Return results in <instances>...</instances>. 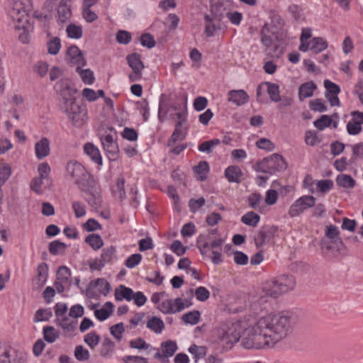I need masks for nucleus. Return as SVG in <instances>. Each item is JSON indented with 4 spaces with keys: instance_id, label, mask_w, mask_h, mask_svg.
I'll return each mask as SVG.
<instances>
[{
    "instance_id": "nucleus-55",
    "label": "nucleus",
    "mask_w": 363,
    "mask_h": 363,
    "mask_svg": "<svg viewBox=\"0 0 363 363\" xmlns=\"http://www.w3.org/2000/svg\"><path fill=\"white\" fill-rule=\"evenodd\" d=\"M49 69V65L44 61H38L33 66V71L38 74L40 77L47 75Z\"/></svg>"
},
{
    "instance_id": "nucleus-19",
    "label": "nucleus",
    "mask_w": 363,
    "mask_h": 363,
    "mask_svg": "<svg viewBox=\"0 0 363 363\" xmlns=\"http://www.w3.org/2000/svg\"><path fill=\"white\" fill-rule=\"evenodd\" d=\"M273 237V232L269 227H262L254 237V241L257 248L262 247Z\"/></svg>"
},
{
    "instance_id": "nucleus-26",
    "label": "nucleus",
    "mask_w": 363,
    "mask_h": 363,
    "mask_svg": "<svg viewBox=\"0 0 363 363\" xmlns=\"http://www.w3.org/2000/svg\"><path fill=\"white\" fill-rule=\"evenodd\" d=\"M316 89L317 86L313 81L302 84L298 88L299 100L302 101L306 98L311 97Z\"/></svg>"
},
{
    "instance_id": "nucleus-31",
    "label": "nucleus",
    "mask_w": 363,
    "mask_h": 363,
    "mask_svg": "<svg viewBox=\"0 0 363 363\" xmlns=\"http://www.w3.org/2000/svg\"><path fill=\"white\" fill-rule=\"evenodd\" d=\"M146 327L155 333L160 334L164 328V323L160 318L152 316L149 318Z\"/></svg>"
},
{
    "instance_id": "nucleus-4",
    "label": "nucleus",
    "mask_w": 363,
    "mask_h": 363,
    "mask_svg": "<svg viewBox=\"0 0 363 363\" xmlns=\"http://www.w3.org/2000/svg\"><path fill=\"white\" fill-rule=\"evenodd\" d=\"M60 109L75 128H82L88 121V111L86 106L77 104L75 99L61 102Z\"/></svg>"
},
{
    "instance_id": "nucleus-52",
    "label": "nucleus",
    "mask_w": 363,
    "mask_h": 363,
    "mask_svg": "<svg viewBox=\"0 0 363 363\" xmlns=\"http://www.w3.org/2000/svg\"><path fill=\"white\" fill-rule=\"evenodd\" d=\"M52 316V312L50 309H38L33 317L35 323L47 321Z\"/></svg>"
},
{
    "instance_id": "nucleus-38",
    "label": "nucleus",
    "mask_w": 363,
    "mask_h": 363,
    "mask_svg": "<svg viewBox=\"0 0 363 363\" xmlns=\"http://www.w3.org/2000/svg\"><path fill=\"white\" fill-rule=\"evenodd\" d=\"M61 40L58 37H53L47 42L48 52L52 55H56L61 49Z\"/></svg>"
},
{
    "instance_id": "nucleus-43",
    "label": "nucleus",
    "mask_w": 363,
    "mask_h": 363,
    "mask_svg": "<svg viewBox=\"0 0 363 363\" xmlns=\"http://www.w3.org/2000/svg\"><path fill=\"white\" fill-rule=\"evenodd\" d=\"M194 171L199 175V179L203 181L206 179V174L209 171V165L206 161H201L194 167Z\"/></svg>"
},
{
    "instance_id": "nucleus-41",
    "label": "nucleus",
    "mask_w": 363,
    "mask_h": 363,
    "mask_svg": "<svg viewBox=\"0 0 363 363\" xmlns=\"http://www.w3.org/2000/svg\"><path fill=\"white\" fill-rule=\"evenodd\" d=\"M336 183L338 186L343 188H353L355 185V180L347 174H340L336 178Z\"/></svg>"
},
{
    "instance_id": "nucleus-20",
    "label": "nucleus",
    "mask_w": 363,
    "mask_h": 363,
    "mask_svg": "<svg viewBox=\"0 0 363 363\" xmlns=\"http://www.w3.org/2000/svg\"><path fill=\"white\" fill-rule=\"evenodd\" d=\"M276 279L281 294L293 290L296 286L295 278L291 275L283 274L276 277Z\"/></svg>"
},
{
    "instance_id": "nucleus-48",
    "label": "nucleus",
    "mask_w": 363,
    "mask_h": 363,
    "mask_svg": "<svg viewBox=\"0 0 363 363\" xmlns=\"http://www.w3.org/2000/svg\"><path fill=\"white\" fill-rule=\"evenodd\" d=\"M113 194L121 200L125 197V179L123 177L118 178Z\"/></svg>"
},
{
    "instance_id": "nucleus-10",
    "label": "nucleus",
    "mask_w": 363,
    "mask_h": 363,
    "mask_svg": "<svg viewBox=\"0 0 363 363\" xmlns=\"http://www.w3.org/2000/svg\"><path fill=\"white\" fill-rule=\"evenodd\" d=\"M315 198L310 195H304L297 199L290 206L288 215L291 218L299 216L307 209L315 206Z\"/></svg>"
},
{
    "instance_id": "nucleus-51",
    "label": "nucleus",
    "mask_w": 363,
    "mask_h": 363,
    "mask_svg": "<svg viewBox=\"0 0 363 363\" xmlns=\"http://www.w3.org/2000/svg\"><path fill=\"white\" fill-rule=\"evenodd\" d=\"M138 109L140 113L143 116V121H147L150 117V108L148 101L146 99H143L140 101H138L137 104Z\"/></svg>"
},
{
    "instance_id": "nucleus-8",
    "label": "nucleus",
    "mask_w": 363,
    "mask_h": 363,
    "mask_svg": "<svg viewBox=\"0 0 363 363\" xmlns=\"http://www.w3.org/2000/svg\"><path fill=\"white\" fill-rule=\"evenodd\" d=\"M117 260L116 248L111 245L102 250L99 257H96L89 263L91 271H100L106 264H111Z\"/></svg>"
},
{
    "instance_id": "nucleus-9",
    "label": "nucleus",
    "mask_w": 363,
    "mask_h": 363,
    "mask_svg": "<svg viewBox=\"0 0 363 363\" xmlns=\"http://www.w3.org/2000/svg\"><path fill=\"white\" fill-rule=\"evenodd\" d=\"M100 140L108 160L112 161L116 160L119 153V148L116 141V133L112 134L111 129H110V132L105 131L104 133L101 134Z\"/></svg>"
},
{
    "instance_id": "nucleus-40",
    "label": "nucleus",
    "mask_w": 363,
    "mask_h": 363,
    "mask_svg": "<svg viewBox=\"0 0 363 363\" xmlns=\"http://www.w3.org/2000/svg\"><path fill=\"white\" fill-rule=\"evenodd\" d=\"M67 37L72 39H79L83 34V30L81 26L74 23H69L66 28Z\"/></svg>"
},
{
    "instance_id": "nucleus-57",
    "label": "nucleus",
    "mask_w": 363,
    "mask_h": 363,
    "mask_svg": "<svg viewBox=\"0 0 363 363\" xmlns=\"http://www.w3.org/2000/svg\"><path fill=\"white\" fill-rule=\"evenodd\" d=\"M11 174V167L7 164H0V184L4 185Z\"/></svg>"
},
{
    "instance_id": "nucleus-36",
    "label": "nucleus",
    "mask_w": 363,
    "mask_h": 363,
    "mask_svg": "<svg viewBox=\"0 0 363 363\" xmlns=\"http://www.w3.org/2000/svg\"><path fill=\"white\" fill-rule=\"evenodd\" d=\"M69 316L65 313L56 318V324L64 330L72 331L75 327L76 322L70 320Z\"/></svg>"
},
{
    "instance_id": "nucleus-30",
    "label": "nucleus",
    "mask_w": 363,
    "mask_h": 363,
    "mask_svg": "<svg viewBox=\"0 0 363 363\" xmlns=\"http://www.w3.org/2000/svg\"><path fill=\"white\" fill-rule=\"evenodd\" d=\"M84 66H77L76 67V72L79 75L82 81L88 85H91L95 81V77L93 71L90 69H82Z\"/></svg>"
},
{
    "instance_id": "nucleus-56",
    "label": "nucleus",
    "mask_w": 363,
    "mask_h": 363,
    "mask_svg": "<svg viewBox=\"0 0 363 363\" xmlns=\"http://www.w3.org/2000/svg\"><path fill=\"white\" fill-rule=\"evenodd\" d=\"M71 277V271L66 266H61L57 272V280L62 282H67Z\"/></svg>"
},
{
    "instance_id": "nucleus-45",
    "label": "nucleus",
    "mask_w": 363,
    "mask_h": 363,
    "mask_svg": "<svg viewBox=\"0 0 363 363\" xmlns=\"http://www.w3.org/2000/svg\"><path fill=\"white\" fill-rule=\"evenodd\" d=\"M188 351L191 353L194 358L195 359V362H197L198 359L203 357L206 354V347L204 346H197L196 345H191Z\"/></svg>"
},
{
    "instance_id": "nucleus-34",
    "label": "nucleus",
    "mask_w": 363,
    "mask_h": 363,
    "mask_svg": "<svg viewBox=\"0 0 363 363\" xmlns=\"http://www.w3.org/2000/svg\"><path fill=\"white\" fill-rule=\"evenodd\" d=\"M240 220L246 225L255 228L260 221V216L253 211H248L241 217Z\"/></svg>"
},
{
    "instance_id": "nucleus-61",
    "label": "nucleus",
    "mask_w": 363,
    "mask_h": 363,
    "mask_svg": "<svg viewBox=\"0 0 363 363\" xmlns=\"http://www.w3.org/2000/svg\"><path fill=\"white\" fill-rule=\"evenodd\" d=\"M196 298L201 302L206 301L210 296L209 291L204 286H199L194 292Z\"/></svg>"
},
{
    "instance_id": "nucleus-22",
    "label": "nucleus",
    "mask_w": 363,
    "mask_h": 363,
    "mask_svg": "<svg viewBox=\"0 0 363 363\" xmlns=\"http://www.w3.org/2000/svg\"><path fill=\"white\" fill-rule=\"evenodd\" d=\"M50 141L47 138H42L35 145V154L38 160H42L50 155Z\"/></svg>"
},
{
    "instance_id": "nucleus-27",
    "label": "nucleus",
    "mask_w": 363,
    "mask_h": 363,
    "mask_svg": "<svg viewBox=\"0 0 363 363\" xmlns=\"http://www.w3.org/2000/svg\"><path fill=\"white\" fill-rule=\"evenodd\" d=\"M263 292L267 296L272 298H277L281 294H282L277 283L276 278L265 283L263 286Z\"/></svg>"
},
{
    "instance_id": "nucleus-28",
    "label": "nucleus",
    "mask_w": 363,
    "mask_h": 363,
    "mask_svg": "<svg viewBox=\"0 0 363 363\" xmlns=\"http://www.w3.org/2000/svg\"><path fill=\"white\" fill-rule=\"evenodd\" d=\"M263 85L267 88V93L270 100L276 103L279 102L281 100L279 86L270 82H265Z\"/></svg>"
},
{
    "instance_id": "nucleus-7",
    "label": "nucleus",
    "mask_w": 363,
    "mask_h": 363,
    "mask_svg": "<svg viewBox=\"0 0 363 363\" xmlns=\"http://www.w3.org/2000/svg\"><path fill=\"white\" fill-rule=\"evenodd\" d=\"M114 296L117 301H121L123 299L127 301H133L138 307L144 306L147 302V297L142 291L134 292L132 289L124 285H120L116 289Z\"/></svg>"
},
{
    "instance_id": "nucleus-17",
    "label": "nucleus",
    "mask_w": 363,
    "mask_h": 363,
    "mask_svg": "<svg viewBox=\"0 0 363 363\" xmlns=\"http://www.w3.org/2000/svg\"><path fill=\"white\" fill-rule=\"evenodd\" d=\"M67 61L70 65L76 66H85L86 61L82 51L76 45H72L67 50Z\"/></svg>"
},
{
    "instance_id": "nucleus-64",
    "label": "nucleus",
    "mask_w": 363,
    "mask_h": 363,
    "mask_svg": "<svg viewBox=\"0 0 363 363\" xmlns=\"http://www.w3.org/2000/svg\"><path fill=\"white\" fill-rule=\"evenodd\" d=\"M72 207L77 218H81L86 215V207L83 203L80 201H73Z\"/></svg>"
},
{
    "instance_id": "nucleus-47",
    "label": "nucleus",
    "mask_w": 363,
    "mask_h": 363,
    "mask_svg": "<svg viewBox=\"0 0 363 363\" xmlns=\"http://www.w3.org/2000/svg\"><path fill=\"white\" fill-rule=\"evenodd\" d=\"M332 122L333 121L329 116L323 115L313 122V125L317 129L323 130L325 128L330 126Z\"/></svg>"
},
{
    "instance_id": "nucleus-1",
    "label": "nucleus",
    "mask_w": 363,
    "mask_h": 363,
    "mask_svg": "<svg viewBox=\"0 0 363 363\" xmlns=\"http://www.w3.org/2000/svg\"><path fill=\"white\" fill-rule=\"evenodd\" d=\"M295 323L294 316L288 311L259 318L249 315L240 321L220 324L213 330V336L223 347H230L241 339L245 349L273 348L293 333Z\"/></svg>"
},
{
    "instance_id": "nucleus-39",
    "label": "nucleus",
    "mask_w": 363,
    "mask_h": 363,
    "mask_svg": "<svg viewBox=\"0 0 363 363\" xmlns=\"http://www.w3.org/2000/svg\"><path fill=\"white\" fill-rule=\"evenodd\" d=\"M51 168L48 163L42 162L38 167V177L41 179H44L46 184L51 183V179L50 177Z\"/></svg>"
},
{
    "instance_id": "nucleus-15",
    "label": "nucleus",
    "mask_w": 363,
    "mask_h": 363,
    "mask_svg": "<svg viewBox=\"0 0 363 363\" xmlns=\"http://www.w3.org/2000/svg\"><path fill=\"white\" fill-rule=\"evenodd\" d=\"M162 103L160 102L158 109V119L160 122H163L164 118L169 111H174L176 112L187 109V97L177 98L176 101L171 102L167 110L162 113Z\"/></svg>"
},
{
    "instance_id": "nucleus-37",
    "label": "nucleus",
    "mask_w": 363,
    "mask_h": 363,
    "mask_svg": "<svg viewBox=\"0 0 363 363\" xmlns=\"http://www.w3.org/2000/svg\"><path fill=\"white\" fill-rule=\"evenodd\" d=\"M85 242L94 250H99L104 245L101 237L98 234H90L86 239Z\"/></svg>"
},
{
    "instance_id": "nucleus-16",
    "label": "nucleus",
    "mask_w": 363,
    "mask_h": 363,
    "mask_svg": "<svg viewBox=\"0 0 363 363\" xmlns=\"http://www.w3.org/2000/svg\"><path fill=\"white\" fill-rule=\"evenodd\" d=\"M71 0H60L57 9L56 21L58 24L67 23L72 17Z\"/></svg>"
},
{
    "instance_id": "nucleus-35",
    "label": "nucleus",
    "mask_w": 363,
    "mask_h": 363,
    "mask_svg": "<svg viewBox=\"0 0 363 363\" xmlns=\"http://www.w3.org/2000/svg\"><path fill=\"white\" fill-rule=\"evenodd\" d=\"M44 340L48 343L55 342L60 337V332L53 326H45L43 328Z\"/></svg>"
},
{
    "instance_id": "nucleus-2",
    "label": "nucleus",
    "mask_w": 363,
    "mask_h": 363,
    "mask_svg": "<svg viewBox=\"0 0 363 363\" xmlns=\"http://www.w3.org/2000/svg\"><path fill=\"white\" fill-rule=\"evenodd\" d=\"M67 175L74 180L79 189L86 194L85 200L93 208L101 204L100 190L93 176L79 162L69 161L66 166Z\"/></svg>"
},
{
    "instance_id": "nucleus-32",
    "label": "nucleus",
    "mask_w": 363,
    "mask_h": 363,
    "mask_svg": "<svg viewBox=\"0 0 363 363\" xmlns=\"http://www.w3.org/2000/svg\"><path fill=\"white\" fill-rule=\"evenodd\" d=\"M328 47V42L321 37H315L311 40V51L314 54L324 51Z\"/></svg>"
},
{
    "instance_id": "nucleus-13",
    "label": "nucleus",
    "mask_w": 363,
    "mask_h": 363,
    "mask_svg": "<svg viewBox=\"0 0 363 363\" xmlns=\"http://www.w3.org/2000/svg\"><path fill=\"white\" fill-rule=\"evenodd\" d=\"M9 15L13 21L19 23L28 22V12L25 4L21 0L13 1L9 11Z\"/></svg>"
},
{
    "instance_id": "nucleus-14",
    "label": "nucleus",
    "mask_w": 363,
    "mask_h": 363,
    "mask_svg": "<svg viewBox=\"0 0 363 363\" xmlns=\"http://www.w3.org/2000/svg\"><path fill=\"white\" fill-rule=\"evenodd\" d=\"M0 363H23L21 353L10 346L0 347Z\"/></svg>"
},
{
    "instance_id": "nucleus-60",
    "label": "nucleus",
    "mask_w": 363,
    "mask_h": 363,
    "mask_svg": "<svg viewBox=\"0 0 363 363\" xmlns=\"http://www.w3.org/2000/svg\"><path fill=\"white\" fill-rule=\"evenodd\" d=\"M310 108L313 111L324 112L327 110L325 102L321 99H316L310 101Z\"/></svg>"
},
{
    "instance_id": "nucleus-54",
    "label": "nucleus",
    "mask_w": 363,
    "mask_h": 363,
    "mask_svg": "<svg viewBox=\"0 0 363 363\" xmlns=\"http://www.w3.org/2000/svg\"><path fill=\"white\" fill-rule=\"evenodd\" d=\"M89 352L82 345H77L74 350V357L79 362L86 361L89 359Z\"/></svg>"
},
{
    "instance_id": "nucleus-33",
    "label": "nucleus",
    "mask_w": 363,
    "mask_h": 363,
    "mask_svg": "<svg viewBox=\"0 0 363 363\" xmlns=\"http://www.w3.org/2000/svg\"><path fill=\"white\" fill-rule=\"evenodd\" d=\"M160 347L162 355L165 358L172 357L178 349L176 342L172 340H167L162 342L160 345Z\"/></svg>"
},
{
    "instance_id": "nucleus-50",
    "label": "nucleus",
    "mask_w": 363,
    "mask_h": 363,
    "mask_svg": "<svg viewBox=\"0 0 363 363\" xmlns=\"http://www.w3.org/2000/svg\"><path fill=\"white\" fill-rule=\"evenodd\" d=\"M38 281L41 285H43L48 276V266L46 263H40L37 268Z\"/></svg>"
},
{
    "instance_id": "nucleus-44",
    "label": "nucleus",
    "mask_w": 363,
    "mask_h": 363,
    "mask_svg": "<svg viewBox=\"0 0 363 363\" xmlns=\"http://www.w3.org/2000/svg\"><path fill=\"white\" fill-rule=\"evenodd\" d=\"M325 235L334 244H342V242L339 237V230L336 226L330 225V226L327 227Z\"/></svg>"
},
{
    "instance_id": "nucleus-58",
    "label": "nucleus",
    "mask_w": 363,
    "mask_h": 363,
    "mask_svg": "<svg viewBox=\"0 0 363 363\" xmlns=\"http://www.w3.org/2000/svg\"><path fill=\"white\" fill-rule=\"evenodd\" d=\"M362 130V127L360 123L350 120L347 124V131L349 135H356L360 133Z\"/></svg>"
},
{
    "instance_id": "nucleus-25",
    "label": "nucleus",
    "mask_w": 363,
    "mask_h": 363,
    "mask_svg": "<svg viewBox=\"0 0 363 363\" xmlns=\"http://www.w3.org/2000/svg\"><path fill=\"white\" fill-rule=\"evenodd\" d=\"M187 133V127L181 125L180 123H176L174 130L168 140V146H172L177 141L183 140Z\"/></svg>"
},
{
    "instance_id": "nucleus-11",
    "label": "nucleus",
    "mask_w": 363,
    "mask_h": 363,
    "mask_svg": "<svg viewBox=\"0 0 363 363\" xmlns=\"http://www.w3.org/2000/svg\"><path fill=\"white\" fill-rule=\"evenodd\" d=\"M127 62L131 67L133 72L129 74L128 78L130 82H138L142 79V72L144 69V65L141 61L140 55L133 53L127 56Z\"/></svg>"
},
{
    "instance_id": "nucleus-42",
    "label": "nucleus",
    "mask_w": 363,
    "mask_h": 363,
    "mask_svg": "<svg viewBox=\"0 0 363 363\" xmlns=\"http://www.w3.org/2000/svg\"><path fill=\"white\" fill-rule=\"evenodd\" d=\"M201 318V313L199 311H192L184 313L182 316V320L186 324H190L194 325L199 322Z\"/></svg>"
},
{
    "instance_id": "nucleus-53",
    "label": "nucleus",
    "mask_w": 363,
    "mask_h": 363,
    "mask_svg": "<svg viewBox=\"0 0 363 363\" xmlns=\"http://www.w3.org/2000/svg\"><path fill=\"white\" fill-rule=\"evenodd\" d=\"M66 245L59 240L52 241L49 244V252L51 255H56L65 251Z\"/></svg>"
},
{
    "instance_id": "nucleus-24",
    "label": "nucleus",
    "mask_w": 363,
    "mask_h": 363,
    "mask_svg": "<svg viewBox=\"0 0 363 363\" xmlns=\"http://www.w3.org/2000/svg\"><path fill=\"white\" fill-rule=\"evenodd\" d=\"M225 177L230 183H240L243 173L238 166L231 165L228 167L224 172Z\"/></svg>"
},
{
    "instance_id": "nucleus-49",
    "label": "nucleus",
    "mask_w": 363,
    "mask_h": 363,
    "mask_svg": "<svg viewBox=\"0 0 363 363\" xmlns=\"http://www.w3.org/2000/svg\"><path fill=\"white\" fill-rule=\"evenodd\" d=\"M84 341L91 349H94L100 342V337L95 332H90L84 336Z\"/></svg>"
},
{
    "instance_id": "nucleus-46",
    "label": "nucleus",
    "mask_w": 363,
    "mask_h": 363,
    "mask_svg": "<svg viewBox=\"0 0 363 363\" xmlns=\"http://www.w3.org/2000/svg\"><path fill=\"white\" fill-rule=\"evenodd\" d=\"M262 201V196L260 193L254 192L250 194L247 199L248 206L255 210H257Z\"/></svg>"
},
{
    "instance_id": "nucleus-3",
    "label": "nucleus",
    "mask_w": 363,
    "mask_h": 363,
    "mask_svg": "<svg viewBox=\"0 0 363 363\" xmlns=\"http://www.w3.org/2000/svg\"><path fill=\"white\" fill-rule=\"evenodd\" d=\"M224 242L218 230L212 229L207 235L198 236L196 247L202 256L210 257L214 264L218 265L223 262L221 252Z\"/></svg>"
},
{
    "instance_id": "nucleus-59",
    "label": "nucleus",
    "mask_w": 363,
    "mask_h": 363,
    "mask_svg": "<svg viewBox=\"0 0 363 363\" xmlns=\"http://www.w3.org/2000/svg\"><path fill=\"white\" fill-rule=\"evenodd\" d=\"M316 186L321 193L328 192L332 189L333 182L330 179H322L315 181Z\"/></svg>"
},
{
    "instance_id": "nucleus-62",
    "label": "nucleus",
    "mask_w": 363,
    "mask_h": 363,
    "mask_svg": "<svg viewBox=\"0 0 363 363\" xmlns=\"http://www.w3.org/2000/svg\"><path fill=\"white\" fill-rule=\"evenodd\" d=\"M125 331L123 323H117L110 328V333L116 340H121Z\"/></svg>"
},
{
    "instance_id": "nucleus-63",
    "label": "nucleus",
    "mask_w": 363,
    "mask_h": 363,
    "mask_svg": "<svg viewBox=\"0 0 363 363\" xmlns=\"http://www.w3.org/2000/svg\"><path fill=\"white\" fill-rule=\"evenodd\" d=\"M256 145L258 148L267 151H272L274 149V143L269 139L262 138L256 142Z\"/></svg>"
},
{
    "instance_id": "nucleus-29",
    "label": "nucleus",
    "mask_w": 363,
    "mask_h": 363,
    "mask_svg": "<svg viewBox=\"0 0 363 363\" xmlns=\"http://www.w3.org/2000/svg\"><path fill=\"white\" fill-rule=\"evenodd\" d=\"M113 304L111 302L108 301L105 303L101 309L95 310L94 315L96 318L99 321H104L113 313Z\"/></svg>"
},
{
    "instance_id": "nucleus-21",
    "label": "nucleus",
    "mask_w": 363,
    "mask_h": 363,
    "mask_svg": "<svg viewBox=\"0 0 363 363\" xmlns=\"http://www.w3.org/2000/svg\"><path fill=\"white\" fill-rule=\"evenodd\" d=\"M273 34L271 26L267 23H265L260 31V40L263 46L266 48V52H268L270 48L273 46Z\"/></svg>"
},
{
    "instance_id": "nucleus-23",
    "label": "nucleus",
    "mask_w": 363,
    "mask_h": 363,
    "mask_svg": "<svg viewBox=\"0 0 363 363\" xmlns=\"http://www.w3.org/2000/svg\"><path fill=\"white\" fill-rule=\"evenodd\" d=\"M84 153L96 164L102 165L103 160L99 149L92 143H86L84 145Z\"/></svg>"
},
{
    "instance_id": "nucleus-12",
    "label": "nucleus",
    "mask_w": 363,
    "mask_h": 363,
    "mask_svg": "<svg viewBox=\"0 0 363 363\" xmlns=\"http://www.w3.org/2000/svg\"><path fill=\"white\" fill-rule=\"evenodd\" d=\"M55 89L58 94L61 97V102L74 100V94L77 90L72 87L70 82L68 79H61L55 84Z\"/></svg>"
},
{
    "instance_id": "nucleus-5",
    "label": "nucleus",
    "mask_w": 363,
    "mask_h": 363,
    "mask_svg": "<svg viewBox=\"0 0 363 363\" xmlns=\"http://www.w3.org/2000/svg\"><path fill=\"white\" fill-rule=\"evenodd\" d=\"M193 297L194 293L192 290H189L187 298L183 299L179 297L168 298L166 297L162 301L160 306H157V308L164 314H175L191 307L193 305Z\"/></svg>"
},
{
    "instance_id": "nucleus-6",
    "label": "nucleus",
    "mask_w": 363,
    "mask_h": 363,
    "mask_svg": "<svg viewBox=\"0 0 363 363\" xmlns=\"http://www.w3.org/2000/svg\"><path fill=\"white\" fill-rule=\"evenodd\" d=\"M286 167L287 164L283 157L278 154H273L272 156L259 161L256 164L255 170L273 174L276 172L286 169Z\"/></svg>"
},
{
    "instance_id": "nucleus-18",
    "label": "nucleus",
    "mask_w": 363,
    "mask_h": 363,
    "mask_svg": "<svg viewBox=\"0 0 363 363\" xmlns=\"http://www.w3.org/2000/svg\"><path fill=\"white\" fill-rule=\"evenodd\" d=\"M228 101L240 106L248 102L249 96L243 89L231 90L228 93Z\"/></svg>"
}]
</instances>
